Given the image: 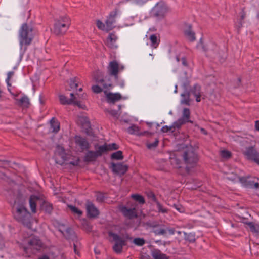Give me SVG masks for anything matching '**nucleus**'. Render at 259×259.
I'll return each mask as SVG.
<instances>
[{"label": "nucleus", "mask_w": 259, "mask_h": 259, "mask_svg": "<svg viewBox=\"0 0 259 259\" xmlns=\"http://www.w3.org/2000/svg\"><path fill=\"white\" fill-rule=\"evenodd\" d=\"M13 215L17 221L29 228L31 227V214L23 203L15 204L13 208Z\"/></svg>", "instance_id": "obj_1"}, {"label": "nucleus", "mask_w": 259, "mask_h": 259, "mask_svg": "<svg viewBox=\"0 0 259 259\" xmlns=\"http://www.w3.org/2000/svg\"><path fill=\"white\" fill-rule=\"evenodd\" d=\"M223 172L227 174L226 178L233 182H240L245 186L253 188L255 189H259V182H255L251 181L249 177H244L240 175H238L234 174L233 172H229L223 169Z\"/></svg>", "instance_id": "obj_2"}, {"label": "nucleus", "mask_w": 259, "mask_h": 259, "mask_svg": "<svg viewBox=\"0 0 259 259\" xmlns=\"http://www.w3.org/2000/svg\"><path fill=\"white\" fill-rule=\"evenodd\" d=\"M33 39V29L26 23L22 25L19 31V40L20 45L28 46Z\"/></svg>", "instance_id": "obj_3"}, {"label": "nucleus", "mask_w": 259, "mask_h": 259, "mask_svg": "<svg viewBox=\"0 0 259 259\" xmlns=\"http://www.w3.org/2000/svg\"><path fill=\"white\" fill-rule=\"evenodd\" d=\"M70 24L71 20L68 16H60L55 21L53 32L58 35H63L67 31Z\"/></svg>", "instance_id": "obj_4"}, {"label": "nucleus", "mask_w": 259, "mask_h": 259, "mask_svg": "<svg viewBox=\"0 0 259 259\" xmlns=\"http://www.w3.org/2000/svg\"><path fill=\"white\" fill-rule=\"evenodd\" d=\"M192 94L196 98V101L197 102L201 101V87L199 85L196 84L191 89L189 92H186L181 94V97L183 99L181 100V103L186 105H190V95Z\"/></svg>", "instance_id": "obj_5"}, {"label": "nucleus", "mask_w": 259, "mask_h": 259, "mask_svg": "<svg viewBox=\"0 0 259 259\" xmlns=\"http://www.w3.org/2000/svg\"><path fill=\"white\" fill-rule=\"evenodd\" d=\"M42 246L41 241L36 237H33L28 240H25L22 243V247L26 253H34Z\"/></svg>", "instance_id": "obj_6"}, {"label": "nucleus", "mask_w": 259, "mask_h": 259, "mask_svg": "<svg viewBox=\"0 0 259 259\" xmlns=\"http://www.w3.org/2000/svg\"><path fill=\"white\" fill-rule=\"evenodd\" d=\"M109 235L113 238V240L115 241V244L113 246V251L117 253L120 254L123 249V247L126 245V239H131V238L127 235L125 238H122L118 234L110 232Z\"/></svg>", "instance_id": "obj_7"}, {"label": "nucleus", "mask_w": 259, "mask_h": 259, "mask_svg": "<svg viewBox=\"0 0 259 259\" xmlns=\"http://www.w3.org/2000/svg\"><path fill=\"white\" fill-rule=\"evenodd\" d=\"M100 73V72H97V74H95L94 76V79L95 81L99 84H100L102 85V87L99 86L98 84L93 85L92 87V90L93 92L96 94L100 93L102 92L103 89H105L106 90L108 89L110 87H112V84L110 83L107 84L105 83V81L103 78H100L98 76V74Z\"/></svg>", "instance_id": "obj_8"}, {"label": "nucleus", "mask_w": 259, "mask_h": 259, "mask_svg": "<svg viewBox=\"0 0 259 259\" xmlns=\"http://www.w3.org/2000/svg\"><path fill=\"white\" fill-rule=\"evenodd\" d=\"M95 148L96 149L95 151H96V153L99 157L102 156L104 154L107 153L108 151L118 149L119 146L116 143H105L102 145H95Z\"/></svg>", "instance_id": "obj_9"}, {"label": "nucleus", "mask_w": 259, "mask_h": 259, "mask_svg": "<svg viewBox=\"0 0 259 259\" xmlns=\"http://www.w3.org/2000/svg\"><path fill=\"white\" fill-rule=\"evenodd\" d=\"M243 154L247 160L259 162V152L254 146H250L246 147Z\"/></svg>", "instance_id": "obj_10"}, {"label": "nucleus", "mask_w": 259, "mask_h": 259, "mask_svg": "<svg viewBox=\"0 0 259 259\" xmlns=\"http://www.w3.org/2000/svg\"><path fill=\"white\" fill-rule=\"evenodd\" d=\"M168 8L162 1L158 2L153 8L152 14L155 17H163L167 12Z\"/></svg>", "instance_id": "obj_11"}, {"label": "nucleus", "mask_w": 259, "mask_h": 259, "mask_svg": "<svg viewBox=\"0 0 259 259\" xmlns=\"http://www.w3.org/2000/svg\"><path fill=\"white\" fill-rule=\"evenodd\" d=\"M110 167L113 173L120 176L124 175L128 169V166L123 163H111Z\"/></svg>", "instance_id": "obj_12"}, {"label": "nucleus", "mask_w": 259, "mask_h": 259, "mask_svg": "<svg viewBox=\"0 0 259 259\" xmlns=\"http://www.w3.org/2000/svg\"><path fill=\"white\" fill-rule=\"evenodd\" d=\"M124 67L119 66L116 61L113 60L111 61L108 66V70L109 74L115 77H117L118 72L120 70H123Z\"/></svg>", "instance_id": "obj_13"}, {"label": "nucleus", "mask_w": 259, "mask_h": 259, "mask_svg": "<svg viewBox=\"0 0 259 259\" xmlns=\"http://www.w3.org/2000/svg\"><path fill=\"white\" fill-rule=\"evenodd\" d=\"M70 99H67L64 95H60L59 98L60 103L62 105L75 104L79 106L80 102L76 100L73 93L70 94Z\"/></svg>", "instance_id": "obj_14"}, {"label": "nucleus", "mask_w": 259, "mask_h": 259, "mask_svg": "<svg viewBox=\"0 0 259 259\" xmlns=\"http://www.w3.org/2000/svg\"><path fill=\"white\" fill-rule=\"evenodd\" d=\"M117 15V11L116 10L110 12L106 21L107 31L110 30L114 27V24L115 23Z\"/></svg>", "instance_id": "obj_15"}, {"label": "nucleus", "mask_w": 259, "mask_h": 259, "mask_svg": "<svg viewBox=\"0 0 259 259\" xmlns=\"http://www.w3.org/2000/svg\"><path fill=\"white\" fill-rule=\"evenodd\" d=\"M74 139L75 144L79 146L82 150H88L90 148V144L86 138L80 136H76Z\"/></svg>", "instance_id": "obj_16"}, {"label": "nucleus", "mask_w": 259, "mask_h": 259, "mask_svg": "<svg viewBox=\"0 0 259 259\" xmlns=\"http://www.w3.org/2000/svg\"><path fill=\"white\" fill-rule=\"evenodd\" d=\"M185 162H197V155L192 149H188L183 154Z\"/></svg>", "instance_id": "obj_17"}, {"label": "nucleus", "mask_w": 259, "mask_h": 259, "mask_svg": "<svg viewBox=\"0 0 259 259\" xmlns=\"http://www.w3.org/2000/svg\"><path fill=\"white\" fill-rule=\"evenodd\" d=\"M86 209L88 217L90 218L97 217L99 214L98 209L91 202H88L86 204Z\"/></svg>", "instance_id": "obj_18"}, {"label": "nucleus", "mask_w": 259, "mask_h": 259, "mask_svg": "<svg viewBox=\"0 0 259 259\" xmlns=\"http://www.w3.org/2000/svg\"><path fill=\"white\" fill-rule=\"evenodd\" d=\"M174 166L178 169V172L181 175L188 174L190 170V165L191 163H174Z\"/></svg>", "instance_id": "obj_19"}, {"label": "nucleus", "mask_w": 259, "mask_h": 259, "mask_svg": "<svg viewBox=\"0 0 259 259\" xmlns=\"http://www.w3.org/2000/svg\"><path fill=\"white\" fill-rule=\"evenodd\" d=\"M106 95L107 101L108 103H114L115 102L120 100L121 99V95L120 93H108L107 90L104 91Z\"/></svg>", "instance_id": "obj_20"}, {"label": "nucleus", "mask_w": 259, "mask_h": 259, "mask_svg": "<svg viewBox=\"0 0 259 259\" xmlns=\"http://www.w3.org/2000/svg\"><path fill=\"white\" fill-rule=\"evenodd\" d=\"M246 17V13L244 11V9L243 8L241 11V12L239 14L237 18L236 19V21L235 22V26L236 29H237L239 31L240 29L242 27L244 23V20Z\"/></svg>", "instance_id": "obj_21"}, {"label": "nucleus", "mask_w": 259, "mask_h": 259, "mask_svg": "<svg viewBox=\"0 0 259 259\" xmlns=\"http://www.w3.org/2000/svg\"><path fill=\"white\" fill-rule=\"evenodd\" d=\"M192 26L190 24H185L184 32L186 37L190 41H193L195 40V34L192 30Z\"/></svg>", "instance_id": "obj_22"}, {"label": "nucleus", "mask_w": 259, "mask_h": 259, "mask_svg": "<svg viewBox=\"0 0 259 259\" xmlns=\"http://www.w3.org/2000/svg\"><path fill=\"white\" fill-rule=\"evenodd\" d=\"M99 157L96 151H88L84 156V162H94Z\"/></svg>", "instance_id": "obj_23"}, {"label": "nucleus", "mask_w": 259, "mask_h": 259, "mask_svg": "<svg viewBox=\"0 0 259 259\" xmlns=\"http://www.w3.org/2000/svg\"><path fill=\"white\" fill-rule=\"evenodd\" d=\"M121 211L125 217L130 219L137 217L135 208L128 209L126 207H122L121 208Z\"/></svg>", "instance_id": "obj_24"}, {"label": "nucleus", "mask_w": 259, "mask_h": 259, "mask_svg": "<svg viewBox=\"0 0 259 259\" xmlns=\"http://www.w3.org/2000/svg\"><path fill=\"white\" fill-rule=\"evenodd\" d=\"M117 39L118 37L115 33H110L107 39V45L111 48H117L115 42Z\"/></svg>", "instance_id": "obj_25"}, {"label": "nucleus", "mask_w": 259, "mask_h": 259, "mask_svg": "<svg viewBox=\"0 0 259 259\" xmlns=\"http://www.w3.org/2000/svg\"><path fill=\"white\" fill-rule=\"evenodd\" d=\"M38 200V197L36 196H31L29 199V205L32 212L35 213L36 211V202Z\"/></svg>", "instance_id": "obj_26"}, {"label": "nucleus", "mask_w": 259, "mask_h": 259, "mask_svg": "<svg viewBox=\"0 0 259 259\" xmlns=\"http://www.w3.org/2000/svg\"><path fill=\"white\" fill-rule=\"evenodd\" d=\"M50 125L53 132L57 133L59 132L60 130V123L55 118L53 117L51 119Z\"/></svg>", "instance_id": "obj_27"}, {"label": "nucleus", "mask_w": 259, "mask_h": 259, "mask_svg": "<svg viewBox=\"0 0 259 259\" xmlns=\"http://www.w3.org/2000/svg\"><path fill=\"white\" fill-rule=\"evenodd\" d=\"M127 132L131 135H136L137 136L143 135L144 134L140 132L139 127L136 125H132L130 126L127 130Z\"/></svg>", "instance_id": "obj_28"}, {"label": "nucleus", "mask_w": 259, "mask_h": 259, "mask_svg": "<svg viewBox=\"0 0 259 259\" xmlns=\"http://www.w3.org/2000/svg\"><path fill=\"white\" fill-rule=\"evenodd\" d=\"M79 83L80 81L78 77H74L70 79L69 85L71 90L77 89L79 86Z\"/></svg>", "instance_id": "obj_29"}, {"label": "nucleus", "mask_w": 259, "mask_h": 259, "mask_svg": "<svg viewBox=\"0 0 259 259\" xmlns=\"http://www.w3.org/2000/svg\"><path fill=\"white\" fill-rule=\"evenodd\" d=\"M190 111L189 109L185 108L183 109V114H182V117L181 118V119H184V121L186 123L190 122L191 123L192 121L190 120Z\"/></svg>", "instance_id": "obj_30"}, {"label": "nucleus", "mask_w": 259, "mask_h": 259, "mask_svg": "<svg viewBox=\"0 0 259 259\" xmlns=\"http://www.w3.org/2000/svg\"><path fill=\"white\" fill-rule=\"evenodd\" d=\"M152 256L153 259H168L166 255L158 250L153 251L152 253Z\"/></svg>", "instance_id": "obj_31"}, {"label": "nucleus", "mask_w": 259, "mask_h": 259, "mask_svg": "<svg viewBox=\"0 0 259 259\" xmlns=\"http://www.w3.org/2000/svg\"><path fill=\"white\" fill-rule=\"evenodd\" d=\"M185 123L186 122L184 121V119L180 118L177 121L173 123L171 127H172V130H175V132L176 129H179L182 125Z\"/></svg>", "instance_id": "obj_32"}, {"label": "nucleus", "mask_w": 259, "mask_h": 259, "mask_svg": "<svg viewBox=\"0 0 259 259\" xmlns=\"http://www.w3.org/2000/svg\"><path fill=\"white\" fill-rule=\"evenodd\" d=\"M123 158L122 152L121 151H117L113 153L111 155V158L113 160H122Z\"/></svg>", "instance_id": "obj_33"}, {"label": "nucleus", "mask_w": 259, "mask_h": 259, "mask_svg": "<svg viewBox=\"0 0 259 259\" xmlns=\"http://www.w3.org/2000/svg\"><path fill=\"white\" fill-rule=\"evenodd\" d=\"M41 209L45 212L50 213L52 209V205L48 202H44L41 205Z\"/></svg>", "instance_id": "obj_34"}, {"label": "nucleus", "mask_w": 259, "mask_h": 259, "mask_svg": "<svg viewBox=\"0 0 259 259\" xmlns=\"http://www.w3.org/2000/svg\"><path fill=\"white\" fill-rule=\"evenodd\" d=\"M150 40L151 41L152 46L155 48L158 46L160 42V40H158L156 34L151 35L150 36Z\"/></svg>", "instance_id": "obj_35"}, {"label": "nucleus", "mask_w": 259, "mask_h": 259, "mask_svg": "<svg viewBox=\"0 0 259 259\" xmlns=\"http://www.w3.org/2000/svg\"><path fill=\"white\" fill-rule=\"evenodd\" d=\"M19 101L20 104L24 107H28L29 105V100L26 96H22Z\"/></svg>", "instance_id": "obj_36"}, {"label": "nucleus", "mask_w": 259, "mask_h": 259, "mask_svg": "<svg viewBox=\"0 0 259 259\" xmlns=\"http://www.w3.org/2000/svg\"><path fill=\"white\" fill-rule=\"evenodd\" d=\"M247 225L249 227L250 230L254 233H259V225L257 224H254L252 222H249L247 223Z\"/></svg>", "instance_id": "obj_37"}, {"label": "nucleus", "mask_w": 259, "mask_h": 259, "mask_svg": "<svg viewBox=\"0 0 259 259\" xmlns=\"http://www.w3.org/2000/svg\"><path fill=\"white\" fill-rule=\"evenodd\" d=\"M79 121L83 126H89L90 121L89 119L87 117L85 116H80L79 117Z\"/></svg>", "instance_id": "obj_38"}, {"label": "nucleus", "mask_w": 259, "mask_h": 259, "mask_svg": "<svg viewBox=\"0 0 259 259\" xmlns=\"http://www.w3.org/2000/svg\"><path fill=\"white\" fill-rule=\"evenodd\" d=\"M132 197L136 201L139 202L140 203L144 204L145 203V200L144 197L138 194H133L132 195Z\"/></svg>", "instance_id": "obj_39"}, {"label": "nucleus", "mask_w": 259, "mask_h": 259, "mask_svg": "<svg viewBox=\"0 0 259 259\" xmlns=\"http://www.w3.org/2000/svg\"><path fill=\"white\" fill-rule=\"evenodd\" d=\"M220 155L225 159H228L231 156V153L227 150H223L220 152Z\"/></svg>", "instance_id": "obj_40"}, {"label": "nucleus", "mask_w": 259, "mask_h": 259, "mask_svg": "<svg viewBox=\"0 0 259 259\" xmlns=\"http://www.w3.org/2000/svg\"><path fill=\"white\" fill-rule=\"evenodd\" d=\"M133 243L137 246H141L145 243V241L143 238H136L133 240Z\"/></svg>", "instance_id": "obj_41"}, {"label": "nucleus", "mask_w": 259, "mask_h": 259, "mask_svg": "<svg viewBox=\"0 0 259 259\" xmlns=\"http://www.w3.org/2000/svg\"><path fill=\"white\" fill-rule=\"evenodd\" d=\"M202 48L204 51L207 52L211 49H212L213 50H215L217 48V46L211 42L207 45V48L203 46Z\"/></svg>", "instance_id": "obj_42"}, {"label": "nucleus", "mask_w": 259, "mask_h": 259, "mask_svg": "<svg viewBox=\"0 0 259 259\" xmlns=\"http://www.w3.org/2000/svg\"><path fill=\"white\" fill-rule=\"evenodd\" d=\"M156 203L158 209V211L159 212H161L163 213H167L168 209L166 208L163 207L162 205L158 201H156Z\"/></svg>", "instance_id": "obj_43"}, {"label": "nucleus", "mask_w": 259, "mask_h": 259, "mask_svg": "<svg viewBox=\"0 0 259 259\" xmlns=\"http://www.w3.org/2000/svg\"><path fill=\"white\" fill-rule=\"evenodd\" d=\"M69 208L70 209L72 212H73L74 214H77L79 217L81 216L82 214V212L81 210H79L75 206L70 205L69 206Z\"/></svg>", "instance_id": "obj_44"}, {"label": "nucleus", "mask_w": 259, "mask_h": 259, "mask_svg": "<svg viewBox=\"0 0 259 259\" xmlns=\"http://www.w3.org/2000/svg\"><path fill=\"white\" fill-rule=\"evenodd\" d=\"M97 27L102 30H106L107 31V27L106 25L104 24L102 21L98 20L96 22Z\"/></svg>", "instance_id": "obj_45"}, {"label": "nucleus", "mask_w": 259, "mask_h": 259, "mask_svg": "<svg viewBox=\"0 0 259 259\" xmlns=\"http://www.w3.org/2000/svg\"><path fill=\"white\" fill-rule=\"evenodd\" d=\"M161 130L163 133H167L168 132H170L171 133L175 132V130H172V127H171V126H164L162 127Z\"/></svg>", "instance_id": "obj_46"}, {"label": "nucleus", "mask_w": 259, "mask_h": 259, "mask_svg": "<svg viewBox=\"0 0 259 259\" xmlns=\"http://www.w3.org/2000/svg\"><path fill=\"white\" fill-rule=\"evenodd\" d=\"M158 144V141L157 140H155L154 142L150 143H148L147 146L148 148L151 149L152 148L156 147Z\"/></svg>", "instance_id": "obj_47"}, {"label": "nucleus", "mask_w": 259, "mask_h": 259, "mask_svg": "<svg viewBox=\"0 0 259 259\" xmlns=\"http://www.w3.org/2000/svg\"><path fill=\"white\" fill-rule=\"evenodd\" d=\"M173 207L181 213L185 211L184 208L181 205L174 204Z\"/></svg>", "instance_id": "obj_48"}, {"label": "nucleus", "mask_w": 259, "mask_h": 259, "mask_svg": "<svg viewBox=\"0 0 259 259\" xmlns=\"http://www.w3.org/2000/svg\"><path fill=\"white\" fill-rule=\"evenodd\" d=\"M104 196L102 193H98L96 195V199L99 202H102L104 200Z\"/></svg>", "instance_id": "obj_49"}, {"label": "nucleus", "mask_w": 259, "mask_h": 259, "mask_svg": "<svg viewBox=\"0 0 259 259\" xmlns=\"http://www.w3.org/2000/svg\"><path fill=\"white\" fill-rule=\"evenodd\" d=\"M155 232L158 235H164L166 233V230L164 229H160L156 230Z\"/></svg>", "instance_id": "obj_50"}, {"label": "nucleus", "mask_w": 259, "mask_h": 259, "mask_svg": "<svg viewBox=\"0 0 259 259\" xmlns=\"http://www.w3.org/2000/svg\"><path fill=\"white\" fill-rule=\"evenodd\" d=\"M14 75V71H9L7 73V77L6 79L10 80L11 78Z\"/></svg>", "instance_id": "obj_51"}, {"label": "nucleus", "mask_w": 259, "mask_h": 259, "mask_svg": "<svg viewBox=\"0 0 259 259\" xmlns=\"http://www.w3.org/2000/svg\"><path fill=\"white\" fill-rule=\"evenodd\" d=\"M61 165V166H63L64 164L65 165H68V164H69V165H72L73 166H78L79 165V163H75V162H73V163H59Z\"/></svg>", "instance_id": "obj_52"}, {"label": "nucleus", "mask_w": 259, "mask_h": 259, "mask_svg": "<svg viewBox=\"0 0 259 259\" xmlns=\"http://www.w3.org/2000/svg\"><path fill=\"white\" fill-rule=\"evenodd\" d=\"M166 230V232H168L169 235H173L175 234V230L174 228H167Z\"/></svg>", "instance_id": "obj_53"}, {"label": "nucleus", "mask_w": 259, "mask_h": 259, "mask_svg": "<svg viewBox=\"0 0 259 259\" xmlns=\"http://www.w3.org/2000/svg\"><path fill=\"white\" fill-rule=\"evenodd\" d=\"M6 82L7 83V87H8V90H9V91L10 92V93L12 95H13L11 92V90L10 89V87L11 86V83H10V80H7L6 79Z\"/></svg>", "instance_id": "obj_54"}, {"label": "nucleus", "mask_w": 259, "mask_h": 259, "mask_svg": "<svg viewBox=\"0 0 259 259\" xmlns=\"http://www.w3.org/2000/svg\"><path fill=\"white\" fill-rule=\"evenodd\" d=\"M4 246V240L2 235L0 234V249H2Z\"/></svg>", "instance_id": "obj_55"}, {"label": "nucleus", "mask_w": 259, "mask_h": 259, "mask_svg": "<svg viewBox=\"0 0 259 259\" xmlns=\"http://www.w3.org/2000/svg\"><path fill=\"white\" fill-rule=\"evenodd\" d=\"M255 129L257 131H259V120H257L255 121Z\"/></svg>", "instance_id": "obj_56"}, {"label": "nucleus", "mask_w": 259, "mask_h": 259, "mask_svg": "<svg viewBox=\"0 0 259 259\" xmlns=\"http://www.w3.org/2000/svg\"><path fill=\"white\" fill-rule=\"evenodd\" d=\"M182 63L184 66H187V61L185 58H182Z\"/></svg>", "instance_id": "obj_57"}, {"label": "nucleus", "mask_w": 259, "mask_h": 259, "mask_svg": "<svg viewBox=\"0 0 259 259\" xmlns=\"http://www.w3.org/2000/svg\"><path fill=\"white\" fill-rule=\"evenodd\" d=\"M38 259H49V258L46 255H44L42 257L39 258Z\"/></svg>", "instance_id": "obj_58"}, {"label": "nucleus", "mask_w": 259, "mask_h": 259, "mask_svg": "<svg viewBox=\"0 0 259 259\" xmlns=\"http://www.w3.org/2000/svg\"><path fill=\"white\" fill-rule=\"evenodd\" d=\"M74 252L76 254H78V252L76 250V245L75 244H74Z\"/></svg>", "instance_id": "obj_59"}, {"label": "nucleus", "mask_w": 259, "mask_h": 259, "mask_svg": "<svg viewBox=\"0 0 259 259\" xmlns=\"http://www.w3.org/2000/svg\"><path fill=\"white\" fill-rule=\"evenodd\" d=\"M201 132H202L204 134H205V135H206V134H207V132H206V131H205V129H204V128H202L201 129Z\"/></svg>", "instance_id": "obj_60"}, {"label": "nucleus", "mask_w": 259, "mask_h": 259, "mask_svg": "<svg viewBox=\"0 0 259 259\" xmlns=\"http://www.w3.org/2000/svg\"><path fill=\"white\" fill-rule=\"evenodd\" d=\"M79 88L77 89H76V90H78L79 92H81L82 90V87L79 85Z\"/></svg>", "instance_id": "obj_61"}, {"label": "nucleus", "mask_w": 259, "mask_h": 259, "mask_svg": "<svg viewBox=\"0 0 259 259\" xmlns=\"http://www.w3.org/2000/svg\"><path fill=\"white\" fill-rule=\"evenodd\" d=\"M57 148H58V149H60H60H61V151H62L63 152H64V149H63V147H60V146H58L57 147Z\"/></svg>", "instance_id": "obj_62"}, {"label": "nucleus", "mask_w": 259, "mask_h": 259, "mask_svg": "<svg viewBox=\"0 0 259 259\" xmlns=\"http://www.w3.org/2000/svg\"><path fill=\"white\" fill-rule=\"evenodd\" d=\"M177 85H175V91H174V93H177Z\"/></svg>", "instance_id": "obj_63"}, {"label": "nucleus", "mask_w": 259, "mask_h": 259, "mask_svg": "<svg viewBox=\"0 0 259 259\" xmlns=\"http://www.w3.org/2000/svg\"><path fill=\"white\" fill-rule=\"evenodd\" d=\"M151 196L152 197L154 200H155V197L153 194H151Z\"/></svg>", "instance_id": "obj_64"}]
</instances>
